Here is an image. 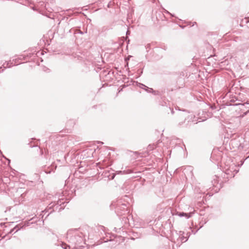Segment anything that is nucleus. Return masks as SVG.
Instances as JSON below:
<instances>
[{
    "label": "nucleus",
    "instance_id": "nucleus-8",
    "mask_svg": "<svg viewBox=\"0 0 249 249\" xmlns=\"http://www.w3.org/2000/svg\"><path fill=\"white\" fill-rule=\"evenodd\" d=\"M142 86H143V87H145V88H147V89H146V90H147V91H148V92H153V89L152 88H148V87H146L145 86H144V85H142Z\"/></svg>",
    "mask_w": 249,
    "mask_h": 249
},
{
    "label": "nucleus",
    "instance_id": "nucleus-13",
    "mask_svg": "<svg viewBox=\"0 0 249 249\" xmlns=\"http://www.w3.org/2000/svg\"><path fill=\"white\" fill-rule=\"evenodd\" d=\"M183 232H182V231H180V232H179L180 235H181V236H182V234H183Z\"/></svg>",
    "mask_w": 249,
    "mask_h": 249
},
{
    "label": "nucleus",
    "instance_id": "nucleus-1",
    "mask_svg": "<svg viewBox=\"0 0 249 249\" xmlns=\"http://www.w3.org/2000/svg\"><path fill=\"white\" fill-rule=\"evenodd\" d=\"M224 168L226 174L234 177L239 171V165H237L234 163H231L229 165H226Z\"/></svg>",
    "mask_w": 249,
    "mask_h": 249
},
{
    "label": "nucleus",
    "instance_id": "nucleus-5",
    "mask_svg": "<svg viewBox=\"0 0 249 249\" xmlns=\"http://www.w3.org/2000/svg\"><path fill=\"white\" fill-rule=\"evenodd\" d=\"M178 215L180 216H186L187 218L190 217L192 215V213H178Z\"/></svg>",
    "mask_w": 249,
    "mask_h": 249
},
{
    "label": "nucleus",
    "instance_id": "nucleus-3",
    "mask_svg": "<svg viewBox=\"0 0 249 249\" xmlns=\"http://www.w3.org/2000/svg\"><path fill=\"white\" fill-rule=\"evenodd\" d=\"M70 240L71 242L75 244H77L82 241V238L76 233H75L74 235L70 237Z\"/></svg>",
    "mask_w": 249,
    "mask_h": 249
},
{
    "label": "nucleus",
    "instance_id": "nucleus-11",
    "mask_svg": "<svg viewBox=\"0 0 249 249\" xmlns=\"http://www.w3.org/2000/svg\"><path fill=\"white\" fill-rule=\"evenodd\" d=\"M62 203L64 204V202H61V200L58 201V204L61 205Z\"/></svg>",
    "mask_w": 249,
    "mask_h": 249
},
{
    "label": "nucleus",
    "instance_id": "nucleus-6",
    "mask_svg": "<svg viewBox=\"0 0 249 249\" xmlns=\"http://www.w3.org/2000/svg\"><path fill=\"white\" fill-rule=\"evenodd\" d=\"M179 239L181 243L185 242L187 240V238L186 237H184V236L179 237Z\"/></svg>",
    "mask_w": 249,
    "mask_h": 249
},
{
    "label": "nucleus",
    "instance_id": "nucleus-12",
    "mask_svg": "<svg viewBox=\"0 0 249 249\" xmlns=\"http://www.w3.org/2000/svg\"><path fill=\"white\" fill-rule=\"evenodd\" d=\"M249 19V18H246V19H245L246 20V23L249 22V19Z\"/></svg>",
    "mask_w": 249,
    "mask_h": 249
},
{
    "label": "nucleus",
    "instance_id": "nucleus-2",
    "mask_svg": "<svg viewBox=\"0 0 249 249\" xmlns=\"http://www.w3.org/2000/svg\"><path fill=\"white\" fill-rule=\"evenodd\" d=\"M34 218H31L29 221H25L24 223H21L19 225L16 226L14 228L12 229L10 233H12L13 231H15V232L18 231L20 229L23 228L24 227L29 226L31 224H33L34 221H32L34 220Z\"/></svg>",
    "mask_w": 249,
    "mask_h": 249
},
{
    "label": "nucleus",
    "instance_id": "nucleus-4",
    "mask_svg": "<svg viewBox=\"0 0 249 249\" xmlns=\"http://www.w3.org/2000/svg\"><path fill=\"white\" fill-rule=\"evenodd\" d=\"M19 63L17 62L16 60H13L12 62L11 61H10L8 62H5L3 64V66L4 68H10L11 67L13 66V65H18Z\"/></svg>",
    "mask_w": 249,
    "mask_h": 249
},
{
    "label": "nucleus",
    "instance_id": "nucleus-9",
    "mask_svg": "<svg viewBox=\"0 0 249 249\" xmlns=\"http://www.w3.org/2000/svg\"><path fill=\"white\" fill-rule=\"evenodd\" d=\"M71 234V231H69L68 233V237H67V238H69V236H70Z\"/></svg>",
    "mask_w": 249,
    "mask_h": 249
},
{
    "label": "nucleus",
    "instance_id": "nucleus-7",
    "mask_svg": "<svg viewBox=\"0 0 249 249\" xmlns=\"http://www.w3.org/2000/svg\"><path fill=\"white\" fill-rule=\"evenodd\" d=\"M60 245L62 248H63L64 249H68V248H70L69 246L67 245L66 244H64L63 243H61Z\"/></svg>",
    "mask_w": 249,
    "mask_h": 249
},
{
    "label": "nucleus",
    "instance_id": "nucleus-10",
    "mask_svg": "<svg viewBox=\"0 0 249 249\" xmlns=\"http://www.w3.org/2000/svg\"><path fill=\"white\" fill-rule=\"evenodd\" d=\"M49 70L48 69V68H44V71H49Z\"/></svg>",
    "mask_w": 249,
    "mask_h": 249
},
{
    "label": "nucleus",
    "instance_id": "nucleus-14",
    "mask_svg": "<svg viewBox=\"0 0 249 249\" xmlns=\"http://www.w3.org/2000/svg\"><path fill=\"white\" fill-rule=\"evenodd\" d=\"M114 177H115V176H114V175H113V176L112 177L111 179H113V178H114Z\"/></svg>",
    "mask_w": 249,
    "mask_h": 249
}]
</instances>
